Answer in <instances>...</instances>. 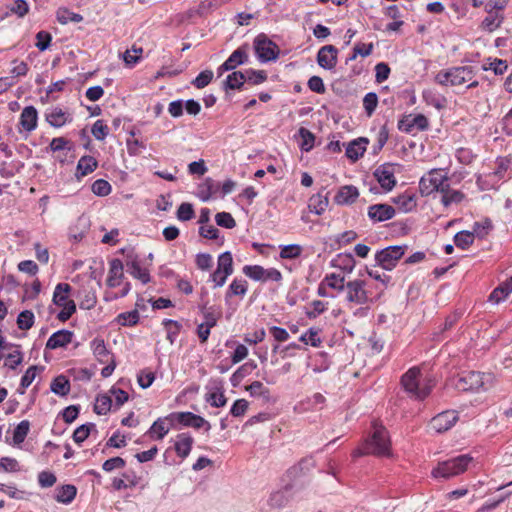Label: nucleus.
<instances>
[{"label": "nucleus", "instance_id": "nucleus-56", "mask_svg": "<svg viewBox=\"0 0 512 512\" xmlns=\"http://www.w3.org/2000/svg\"><path fill=\"white\" fill-rule=\"evenodd\" d=\"M325 283L331 289L342 292L346 288L345 277L339 274L331 273L325 276Z\"/></svg>", "mask_w": 512, "mask_h": 512}, {"label": "nucleus", "instance_id": "nucleus-6", "mask_svg": "<svg viewBox=\"0 0 512 512\" xmlns=\"http://www.w3.org/2000/svg\"><path fill=\"white\" fill-rule=\"evenodd\" d=\"M165 419L169 421L172 428H176L178 424L182 427H191L194 429L204 428L207 432L211 429V424L206 419L190 411L172 412L168 414Z\"/></svg>", "mask_w": 512, "mask_h": 512}, {"label": "nucleus", "instance_id": "nucleus-4", "mask_svg": "<svg viewBox=\"0 0 512 512\" xmlns=\"http://www.w3.org/2000/svg\"><path fill=\"white\" fill-rule=\"evenodd\" d=\"M408 249L407 245H391L375 253V265L386 271H392Z\"/></svg>", "mask_w": 512, "mask_h": 512}, {"label": "nucleus", "instance_id": "nucleus-60", "mask_svg": "<svg viewBox=\"0 0 512 512\" xmlns=\"http://www.w3.org/2000/svg\"><path fill=\"white\" fill-rule=\"evenodd\" d=\"M213 71L206 69L201 71L196 78L191 81V84L197 89H203L208 86L213 79Z\"/></svg>", "mask_w": 512, "mask_h": 512}, {"label": "nucleus", "instance_id": "nucleus-54", "mask_svg": "<svg viewBox=\"0 0 512 512\" xmlns=\"http://www.w3.org/2000/svg\"><path fill=\"white\" fill-rule=\"evenodd\" d=\"M35 316L31 310H23L17 316V326L20 330H29L33 327Z\"/></svg>", "mask_w": 512, "mask_h": 512}, {"label": "nucleus", "instance_id": "nucleus-30", "mask_svg": "<svg viewBox=\"0 0 512 512\" xmlns=\"http://www.w3.org/2000/svg\"><path fill=\"white\" fill-rule=\"evenodd\" d=\"M77 495V488L72 484L58 486L55 489L54 499L62 504L68 505L73 502Z\"/></svg>", "mask_w": 512, "mask_h": 512}, {"label": "nucleus", "instance_id": "nucleus-5", "mask_svg": "<svg viewBox=\"0 0 512 512\" xmlns=\"http://www.w3.org/2000/svg\"><path fill=\"white\" fill-rule=\"evenodd\" d=\"M491 378L490 374L479 371H462L457 375L454 387L460 392H474L485 388V382Z\"/></svg>", "mask_w": 512, "mask_h": 512}, {"label": "nucleus", "instance_id": "nucleus-42", "mask_svg": "<svg viewBox=\"0 0 512 512\" xmlns=\"http://www.w3.org/2000/svg\"><path fill=\"white\" fill-rule=\"evenodd\" d=\"M320 332V328L310 327L304 334L299 337V341L305 345L310 344L313 347H320L322 344V339L319 336Z\"/></svg>", "mask_w": 512, "mask_h": 512}, {"label": "nucleus", "instance_id": "nucleus-22", "mask_svg": "<svg viewBox=\"0 0 512 512\" xmlns=\"http://www.w3.org/2000/svg\"><path fill=\"white\" fill-rule=\"evenodd\" d=\"M248 50V43H244L241 46H239L236 50H234L231 53V55L225 60L232 71L235 70L238 66L247 64L249 62Z\"/></svg>", "mask_w": 512, "mask_h": 512}, {"label": "nucleus", "instance_id": "nucleus-10", "mask_svg": "<svg viewBox=\"0 0 512 512\" xmlns=\"http://www.w3.org/2000/svg\"><path fill=\"white\" fill-rule=\"evenodd\" d=\"M412 115H403L397 123V128L401 132H405L407 134L412 133L414 127L419 131H426L429 129V120L424 114H417L415 117L410 120L409 118Z\"/></svg>", "mask_w": 512, "mask_h": 512}, {"label": "nucleus", "instance_id": "nucleus-18", "mask_svg": "<svg viewBox=\"0 0 512 512\" xmlns=\"http://www.w3.org/2000/svg\"><path fill=\"white\" fill-rule=\"evenodd\" d=\"M246 83V74L245 71L233 70L230 74L227 75L226 79L222 82L221 88L225 91L226 96H228V92L231 90L241 91L244 89V85Z\"/></svg>", "mask_w": 512, "mask_h": 512}, {"label": "nucleus", "instance_id": "nucleus-25", "mask_svg": "<svg viewBox=\"0 0 512 512\" xmlns=\"http://www.w3.org/2000/svg\"><path fill=\"white\" fill-rule=\"evenodd\" d=\"M45 119L50 126L60 128L66 123L72 121V117L68 112L63 111L60 107H53L45 114Z\"/></svg>", "mask_w": 512, "mask_h": 512}, {"label": "nucleus", "instance_id": "nucleus-47", "mask_svg": "<svg viewBox=\"0 0 512 512\" xmlns=\"http://www.w3.org/2000/svg\"><path fill=\"white\" fill-rule=\"evenodd\" d=\"M92 430H96L95 423L87 422L82 424L74 430L72 439L80 445L89 437Z\"/></svg>", "mask_w": 512, "mask_h": 512}, {"label": "nucleus", "instance_id": "nucleus-27", "mask_svg": "<svg viewBox=\"0 0 512 512\" xmlns=\"http://www.w3.org/2000/svg\"><path fill=\"white\" fill-rule=\"evenodd\" d=\"M90 344L95 358L100 363H107L112 358H115L113 353L107 349L104 339L96 337L91 341Z\"/></svg>", "mask_w": 512, "mask_h": 512}, {"label": "nucleus", "instance_id": "nucleus-64", "mask_svg": "<svg viewBox=\"0 0 512 512\" xmlns=\"http://www.w3.org/2000/svg\"><path fill=\"white\" fill-rule=\"evenodd\" d=\"M216 224L226 229L236 227V221L229 212H219L215 215Z\"/></svg>", "mask_w": 512, "mask_h": 512}, {"label": "nucleus", "instance_id": "nucleus-51", "mask_svg": "<svg viewBox=\"0 0 512 512\" xmlns=\"http://www.w3.org/2000/svg\"><path fill=\"white\" fill-rule=\"evenodd\" d=\"M492 229L493 224L490 218H485L482 222H474L473 224V232L480 240L485 239Z\"/></svg>", "mask_w": 512, "mask_h": 512}, {"label": "nucleus", "instance_id": "nucleus-12", "mask_svg": "<svg viewBox=\"0 0 512 512\" xmlns=\"http://www.w3.org/2000/svg\"><path fill=\"white\" fill-rule=\"evenodd\" d=\"M317 64L325 70H333L338 62V49L334 45H325L318 50Z\"/></svg>", "mask_w": 512, "mask_h": 512}, {"label": "nucleus", "instance_id": "nucleus-63", "mask_svg": "<svg viewBox=\"0 0 512 512\" xmlns=\"http://www.w3.org/2000/svg\"><path fill=\"white\" fill-rule=\"evenodd\" d=\"M378 105V95L375 92H368L363 98V107L368 117H371Z\"/></svg>", "mask_w": 512, "mask_h": 512}, {"label": "nucleus", "instance_id": "nucleus-57", "mask_svg": "<svg viewBox=\"0 0 512 512\" xmlns=\"http://www.w3.org/2000/svg\"><path fill=\"white\" fill-rule=\"evenodd\" d=\"M423 100L433 107H435L438 110H441L444 108L443 102L446 101L444 97L440 98L434 91L427 89L424 90L422 93Z\"/></svg>", "mask_w": 512, "mask_h": 512}, {"label": "nucleus", "instance_id": "nucleus-34", "mask_svg": "<svg viewBox=\"0 0 512 512\" xmlns=\"http://www.w3.org/2000/svg\"><path fill=\"white\" fill-rule=\"evenodd\" d=\"M71 389V384L69 379L61 374L56 376L51 384H50V390L55 393L58 396L65 397L69 394Z\"/></svg>", "mask_w": 512, "mask_h": 512}, {"label": "nucleus", "instance_id": "nucleus-39", "mask_svg": "<svg viewBox=\"0 0 512 512\" xmlns=\"http://www.w3.org/2000/svg\"><path fill=\"white\" fill-rule=\"evenodd\" d=\"M475 237L473 231L462 230L454 235L453 241L456 247L466 250L474 243Z\"/></svg>", "mask_w": 512, "mask_h": 512}, {"label": "nucleus", "instance_id": "nucleus-3", "mask_svg": "<svg viewBox=\"0 0 512 512\" xmlns=\"http://www.w3.org/2000/svg\"><path fill=\"white\" fill-rule=\"evenodd\" d=\"M253 49L259 62H275L280 55L279 46L265 33H259L253 40Z\"/></svg>", "mask_w": 512, "mask_h": 512}, {"label": "nucleus", "instance_id": "nucleus-14", "mask_svg": "<svg viewBox=\"0 0 512 512\" xmlns=\"http://www.w3.org/2000/svg\"><path fill=\"white\" fill-rule=\"evenodd\" d=\"M443 175L438 169H432L427 176L421 177L419 181V192L422 196H428L436 192L438 186L441 185V177Z\"/></svg>", "mask_w": 512, "mask_h": 512}, {"label": "nucleus", "instance_id": "nucleus-61", "mask_svg": "<svg viewBox=\"0 0 512 512\" xmlns=\"http://www.w3.org/2000/svg\"><path fill=\"white\" fill-rule=\"evenodd\" d=\"M109 127L104 120H97L91 128V133L98 141H103L109 135Z\"/></svg>", "mask_w": 512, "mask_h": 512}, {"label": "nucleus", "instance_id": "nucleus-45", "mask_svg": "<svg viewBox=\"0 0 512 512\" xmlns=\"http://www.w3.org/2000/svg\"><path fill=\"white\" fill-rule=\"evenodd\" d=\"M279 257L285 260H294L301 256L303 247L299 244L280 245Z\"/></svg>", "mask_w": 512, "mask_h": 512}, {"label": "nucleus", "instance_id": "nucleus-9", "mask_svg": "<svg viewBox=\"0 0 512 512\" xmlns=\"http://www.w3.org/2000/svg\"><path fill=\"white\" fill-rule=\"evenodd\" d=\"M395 165L396 164L390 162L383 163L378 166L373 173L381 188L386 192L393 190L397 184L394 170L392 169Z\"/></svg>", "mask_w": 512, "mask_h": 512}, {"label": "nucleus", "instance_id": "nucleus-7", "mask_svg": "<svg viewBox=\"0 0 512 512\" xmlns=\"http://www.w3.org/2000/svg\"><path fill=\"white\" fill-rule=\"evenodd\" d=\"M459 420L455 410H446L435 415L429 422V427L438 434L450 430Z\"/></svg>", "mask_w": 512, "mask_h": 512}, {"label": "nucleus", "instance_id": "nucleus-8", "mask_svg": "<svg viewBox=\"0 0 512 512\" xmlns=\"http://www.w3.org/2000/svg\"><path fill=\"white\" fill-rule=\"evenodd\" d=\"M421 375V371L418 367H412L408 369L401 376V385L405 392L409 395L411 399L417 401V395L421 392L420 380L419 377Z\"/></svg>", "mask_w": 512, "mask_h": 512}, {"label": "nucleus", "instance_id": "nucleus-2", "mask_svg": "<svg viewBox=\"0 0 512 512\" xmlns=\"http://www.w3.org/2000/svg\"><path fill=\"white\" fill-rule=\"evenodd\" d=\"M373 433L366 439V452L375 456L389 457L391 442L388 430L383 425H373Z\"/></svg>", "mask_w": 512, "mask_h": 512}, {"label": "nucleus", "instance_id": "nucleus-28", "mask_svg": "<svg viewBox=\"0 0 512 512\" xmlns=\"http://www.w3.org/2000/svg\"><path fill=\"white\" fill-rule=\"evenodd\" d=\"M98 167V161L90 155L82 156L76 166L75 177L80 180L84 176L92 173Z\"/></svg>", "mask_w": 512, "mask_h": 512}, {"label": "nucleus", "instance_id": "nucleus-46", "mask_svg": "<svg viewBox=\"0 0 512 512\" xmlns=\"http://www.w3.org/2000/svg\"><path fill=\"white\" fill-rule=\"evenodd\" d=\"M162 325L164 326V328L167 331V336H166L167 340L170 342V344H174L177 336L181 332L182 324L177 320L164 319L162 321Z\"/></svg>", "mask_w": 512, "mask_h": 512}, {"label": "nucleus", "instance_id": "nucleus-26", "mask_svg": "<svg viewBox=\"0 0 512 512\" xmlns=\"http://www.w3.org/2000/svg\"><path fill=\"white\" fill-rule=\"evenodd\" d=\"M109 264L110 269L106 283L109 288H115L120 285L121 280L124 278L123 262L118 258H113Z\"/></svg>", "mask_w": 512, "mask_h": 512}, {"label": "nucleus", "instance_id": "nucleus-31", "mask_svg": "<svg viewBox=\"0 0 512 512\" xmlns=\"http://www.w3.org/2000/svg\"><path fill=\"white\" fill-rule=\"evenodd\" d=\"M330 265L347 273H351L356 265V260L352 253H339L331 260Z\"/></svg>", "mask_w": 512, "mask_h": 512}, {"label": "nucleus", "instance_id": "nucleus-43", "mask_svg": "<svg viewBox=\"0 0 512 512\" xmlns=\"http://www.w3.org/2000/svg\"><path fill=\"white\" fill-rule=\"evenodd\" d=\"M165 418H158L148 429L147 434L151 439L162 440L169 432V428L165 426Z\"/></svg>", "mask_w": 512, "mask_h": 512}, {"label": "nucleus", "instance_id": "nucleus-23", "mask_svg": "<svg viewBox=\"0 0 512 512\" xmlns=\"http://www.w3.org/2000/svg\"><path fill=\"white\" fill-rule=\"evenodd\" d=\"M368 143L369 140L365 137H359L350 141L346 146V157L352 162H356L360 157L363 156L364 152L366 151V145Z\"/></svg>", "mask_w": 512, "mask_h": 512}, {"label": "nucleus", "instance_id": "nucleus-62", "mask_svg": "<svg viewBox=\"0 0 512 512\" xmlns=\"http://www.w3.org/2000/svg\"><path fill=\"white\" fill-rule=\"evenodd\" d=\"M35 38V46L39 51L43 52L50 48L52 42V35L50 32L46 30H41L36 33Z\"/></svg>", "mask_w": 512, "mask_h": 512}, {"label": "nucleus", "instance_id": "nucleus-53", "mask_svg": "<svg viewBox=\"0 0 512 512\" xmlns=\"http://www.w3.org/2000/svg\"><path fill=\"white\" fill-rule=\"evenodd\" d=\"M128 272L133 278L140 280L142 284H147L151 281L149 271L146 268H142L140 262L132 263V266L128 267Z\"/></svg>", "mask_w": 512, "mask_h": 512}, {"label": "nucleus", "instance_id": "nucleus-33", "mask_svg": "<svg viewBox=\"0 0 512 512\" xmlns=\"http://www.w3.org/2000/svg\"><path fill=\"white\" fill-rule=\"evenodd\" d=\"M453 71L452 86L461 85L470 81L476 74L472 66H455L453 67Z\"/></svg>", "mask_w": 512, "mask_h": 512}, {"label": "nucleus", "instance_id": "nucleus-38", "mask_svg": "<svg viewBox=\"0 0 512 512\" xmlns=\"http://www.w3.org/2000/svg\"><path fill=\"white\" fill-rule=\"evenodd\" d=\"M299 136L301 142L299 148L302 152H309L313 149L315 144V135L305 127H300L295 137Z\"/></svg>", "mask_w": 512, "mask_h": 512}, {"label": "nucleus", "instance_id": "nucleus-19", "mask_svg": "<svg viewBox=\"0 0 512 512\" xmlns=\"http://www.w3.org/2000/svg\"><path fill=\"white\" fill-rule=\"evenodd\" d=\"M38 123V111L33 105H29L23 108L19 124L23 130L30 133L37 128Z\"/></svg>", "mask_w": 512, "mask_h": 512}, {"label": "nucleus", "instance_id": "nucleus-59", "mask_svg": "<svg viewBox=\"0 0 512 512\" xmlns=\"http://www.w3.org/2000/svg\"><path fill=\"white\" fill-rule=\"evenodd\" d=\"M92 192L99 197H105L112 191L111 184L105 179H97L91 186Z\"/></svg>", "mask_w": 512, "mask_h": 512}, {"label": "nucleus", "instance_id": "nucleus-21", "mask_svg": "<svg viewBox=\"0 0 512 512\" xmlns=\"http://www.w3.org/2000/svg\"><path fill=\"white\" fill-rule=\"evenodd\" d=\"M294 485L292 483H286L282 489L273 492L269 497V505L272 508L281 509L285 507L290 499L291 495L289 492L293 489Z\"/></svg>", "mask_w": 512, "mask_h": 512}, {"label": "nucleus", "instance_id": "nucleus-29", "mask_svg": "<svg viewBox=\"0 0 512 512\" xmlns=\"http://www.w3.org/2000/svg\"><path fill=\"white\" fill-rule=\"evenodd\" d=\"M511 292L512 276L493 289L488 297V301L493 304H499L501 301L505 300Z\"/></svg>", "mask_w": 512, "mask_h": 512}, {"label": "nucleus", "instance_id": "nucleus-48", "mask_svg": "<svg viewBox=\"0 0 512 512\" xmlns=\"http://www.w3.org/2000/svg\"><path fill=\"white\" fill-rule=\"evenodd\" d=\"M112 406V399L108 394H98L93 411L97 415H106Z\"/></svg>", "mask_w": 512, "mask_h": 512}, {"label": "nucleus", "instance_id": "nucleus-11", "mask_svg": "<svg viewBox=\"0 0 512 512\" xmlns=\"http://www.w3.org/2000/svg\"><path fill=\"white\" fill-rule=\"evenodd\" d=\"M365 281L361 279L352 280L346 283L347 300L356 304H366L369 301L368 293L364 289Z\"/></svg>", "mask_w": 512, "mask_h": 512}, {"label": "nucleus", "instance_id": "nucleus-37", "mask_svg": "<svg viewBox=\"0 0 512 512\" xmlns=\"http://www.w3.org/2000/svg\"><path fill=\"white\" fill-rule=\"evenodd\" d=\"M71 291L72 287L68 283H58L53 294V304L58 307L66 305L69 301L67 294Z\"/></svg>", "mask_w": 512, "mask_h": 512}, {"label": "nucleus", "instance_id": "nucleus-52", "mask_svg": "<svg viewBox=\"0 0 512 512\" xmlns=\"http://www.w3.org/2000/svg\"><path fill=\"white\" fill-rule=\"evenodd\" d=\"M30 430V422L22 420L13 431V443L19 445L24 442Z\"/></svg>", "mask_w": 512, "mask_h": 512}, {"label": "nucleus", "instance_id": "nucleus-1", "mask_svg": "<svg viewBox=\"0 0 512 512\" xmlns=\"http://www.w3.org/2000/svg\"><path fill=\"white\" fill-rule=\"evenodd\" d=\"M473 460L474 459L470 454H461L456 457H452L448 460L439 462L437 466L433 468L431 475L436 479H450L464 473Z\"/></svg>", "mask_w": 512, "mask_h": 512}, {"label": "nucleus", "instance_id": "nucleus-13", "mask_svg": "<svg viewBox=\"0 0 512 512\" xmlns=\"http://www.w3.org/2000/svg\"><path fill=\"white\" fill-rule=\"evenodd\" d=\"M367 214L373 223H378L392 219L396 214V210L389 204L379 203L370 205Z\"/></svg>", "mask_w": 512, "mask_h": 512}, {"label": "nucleus", "instance_id": "nucleus-32", "mask_svg": "<svg viewBox=\"0 0 512 512\" xmlns=\"http://www.w3.org/2000/svg\"><path fill=\"white\" fill-rule=\"evenodd\" d=\"M248 290V282L243 278H235L230 285L228 286L226 293H225V302L228 303V301L234 297H244Z\"/></svg>", "mask_w": 512, "mask_h": 512}, {"label": "nucleus", "instance_id": "nucleus-58", "mask_svg": "<svg viewBox=\"0 0 512 512\" xmlns=\"http://www.w3.org/2000/svg\"><path fill=\"white\" fill-rule=\"evenodd\" d=\"M266 269L260 265H245L243 273L254 281H264Z\"/></svg>", "mask_w": 512, "mask_h": 512}, {"label": "nucleus", "instance_id": "nucleus-16", "mask_svg": "<svg viewBox=\"0 0 512 512\" xmlns=\"http://www.w3.org/2000/svg\"><path fill=\"white\" fill-rule=\"evenodd\" d=\"M74 337L73 331L61 329L54 332L46 342L47 350H55L58 348H66Z\"/></svg>", "mask_w": 512, "mask_h": 512}, {"label": "nucleus", "instance_id": "nucleus-55", "mask_svg": "<svg viewBox=\"0 0 512 512\" xmlns=\"http://www.w3.org/2000/svg\"><path fill=\"white\" fill-rule=\"evenodd\" d=\"M176 217L179 221L182 222L192 220L195 217L193 204L189 202L181 203L177 209Z\"/></svg>", "mask_w": 512, "mask_h": 512}, {"label": "nucleus", "instance_id": "nucleus-40", "mask_svg": "<svg viewBox=\"0 0 512 512\" xmlns=\"http://www.w3.org/2000/svg\"><path fill=\"white\" fill-rule=\"evenodd\" d=\"M44 370V366H38V365H32L30 366L23 376L21 377L20 381V388L18 389V392L20 394L25 393V389L28 388L31 383L34 381L36 375L38 372H41Z\"/></svg>", "mask_w": 512, "mask_h": 512}, {"label": "nucleus", "instance_id": "nucleus-17", "mask_svg": "<svg viewBox=\"0 0 512 512\" xmlns=\"http://www.w3.org/2000/svg\"><path fill=\"white\" fill-rule=\"evenodd\" d=\"M77 299H80L79 307L83 310H91L97 304V295L95 289L90 286H82L74 293Z\"/></svg>", "mask_w": 512, "mask_h": 512}, {"label": "nucleus", "instance_id": "nucleus-49", "mask_svg": "<svg viewBox=\"0 0 512 512\" xmlns=\"http://www.w3.org/2000/svg\"><path fill=\"white\" fill-rule=\"evenodd\" d=\"M216 270L226 272V275L233 273V257L230 251H225L218 256Z\"/></svg>", "mask_w": 512, "mask_h": 512}, {"label": "nucleus", "instance_id": "nucleus-41", "mask_svg": "<svg viewBox=\"0 0 512 512\" xmlns=\"http://www.w3.org/2000/svg\"><path fill=\"white\" fill-rule=\"evenodd\" d=\"M56 19L60 24L65 25L69 22L79 23L83 21V16L79 13L72 12L66 7H60L56 11Z\"/></svg>", "mask_w": 512, "mask_h": 512}, {"label": "nucleus", "instance_id": "nucleus-44", "mask_svg": "<svg viewBox=\"0 0 512 512\" xmlns=\"http://www.w3.org/2000/svg\"><path fill=\"white\" fill-rule=\"evenodd\" d=\"M140 315L138 309L118 314L115 321L124 327H133L139 323Z\"/></svg>", "mask_w": 512, "mask_h": 512}, {"label": "nucleus", "instance_id": "nucleus-50", "mask_svg": "<svg viewBox=\"0 0 512 512\" xmlns=\"http://www.w3.org/2000/svg\"><path fill=\"white\" fill-rule=\"evenodd\" d=\"M245 74L246 82L250 85H260L268 79V75L265 70L249 68L245 70Z\"/></svg>", "mask_w": 512, "mask_h": 512}, {"label": "nucleus", "instance_id": "nucleus-15", "mask_svg": "<svg viewBox=\"0 0 512 512\" xmlns=\"http://www.w3.org/2000/svg\"><path fill=\"white\" fill-rule=\"evenodd\" d=\"M329 204V191L326 187H322L316 194H313L309 198L308 208L309 211L316 214L322 215Z\"/></svg>", "mask_w": 512, "mask_h": 512}, {"label": "nucleus", "instance_id": "nucleus-24", "mask_svg": "<svg viewBox=\"0 0 512 512\" xmlns=\"http://www.w3.org/2000/svg\"><path fill=\"white\" fill-rule=\"evenodd\" d=\"M194 443L193 437L188 432H183L177 435V440L174 444V450L178 457L185 459L188 457L192 450Z\"/></svg>", "mask_w": 512, "mask_h": 512}, {"label": "nucleus", "instance_id": "nucleus-36", "mask_svg": "<svg viewBox=\"0 0 512 512\" xmlns=\"http://www.w3.org/2000/svg\"><path fill=\"white\" fill-rule=\"evenodd\" d=\"M215 384L214 388L217 390L216 392L209 393L207 395L206 400L210 403L212 407L220 408L224 407L227 403V398L224 395L222 389V381L221 380H213Z\"/></svg>", "mask_w": 512, "mask_h": 512}, {"label": "nucleus", "instance_id": "nucleus-20", "mask_svg": "<svg viewBox=\"0 0 512 512\" xmlns=\"http://www.w3.org/2000/svg\"><path fill=\"white\" fill-rule=\"evenodd\" d=\"M359 197V190L354 185H344L339 188L334 196V202L338 205H352Z\"/></svg>", "mask_w": 512, "mask_h": 512}, {"label": "nucleus", "instance_id": "nucleus-35", "mask_svg": "<svg viewBox=\"0 0 512 512\" xmlns=\"http://www.w3.org/2000/svg\"><path fill=\"white\" fill-rule=\"evenodd\" d=\"M392 202L398 205L399 209L406 213L413 211L417 207L415 195L407 192L392 198Z\"/></svg>", "mask_w": 512, "mask_h": 512}]
</instances>
